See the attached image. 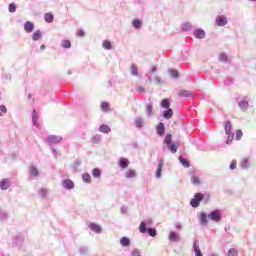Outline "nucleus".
Here are the masks:
<instances>
[{
  "label": "nucleus",
  "mask_w": 256,
  "mask_h": 256,
  "mask_svg": "<svg viewBox=\"0 0 256 256\" xmlns=\"http://www.w3.org/2000/svg\"><path fill=\"white\" fill-rule=\"evenodd\" d=\"M211 201V194L209 193H202L197 192L194 194V197L190 200V207H193V209H197L203 203L204 205H207Z\"/></svg>",
  "instance_id": "1"
},
{
  "label": "nucleus",
  "mask_w": 256,
  "mask_h": 256,
  "mask_svg": "<svg viewBox=\"0 0 256 256\" xmlns=\"http://www.w3.org/2000/svg\"><path fill=\"white\" fill-rule=\"evenodd\" d=\"M164 145H166L168 151L175 154L177 153L181 143H179V141L173 142V135L167 133L164 137Z\"/></svg>",
  "instance_id": "2"
},
{
  "label": "nucleus",
  "mask_w": 256,
  "mask_h": 256,
  "mask_svg": "<svg viewBox=\"0 0 256 256\" xmlns=\"http://www.w3.org/2000/svg\"><path fill=\"white\" fill-rule=\"evenodd\" d=\"M140 233H147L150 237H157V229L153 227H147L145 221H142L139 226Z\"/></svg>",
  "instance_id": "3"
},
{
  "label": "nucleus",
  "mask_w": 256,
  "mask_h": 256,
  "mask_svg": "<svg viewBox=\"0 0 256 256\" xmlns=\"http://www.w3.org/2000/svg\"><path fill=\"white\" fill-rule=\"evenodd\" d=\"M208 219L210 221H213L214 223H221V221L223 219V214H221V210L214 209L209 212Z\"/></svg>",
  "instance_id": "4"
},
{
  "label": "nucleus",
  "mask_w": 256,
  "mask_h": 256,
  "mask_svg": "<svg viewBox=\"0 0 256 256\" xmlns=\"http://www.w3.org/2000/svg\"><path fill=\"white\" fill-rule=\"evenodd\" d=\"M164 166H165V159L160 158L159 161H158L156 172H155V178L156 179H161V177L163 175V167Z\"/></svg>",
  "instance_id": "5"
},
{
  "label": "nucleus",
  "mask_w": 256,
  "mask_h": 256,
  "mask_svg": "<svg viewBox=\"0 0 256 256\" xmlns=\"http://www.w3.org/2000/svg\"><path fill=\"white\" fill-rule=\"evenodd\" d=\"M46 141L50 145H57V143H61V141H63V137L57 135H48L46 137Z\"/></svg>",
  "instance_id": "6"
},
{
  "label": "nucleus",
  "mask_w": 256,
  "mask_h": 256,
  "mask_svg": "<svg viewBox=\"0 0 256 256\" xmlns=\"http://www.w3.org/2000/svg\"><path fill=\"white\" fill-rule=\"evenodd\" d=\"M168 240L170 243H178V241H181V235L179 232L176 231H170L168 235Z\"/></svg>",
  "instance_id": "7"
},
{
  "label": "nucleus",
  "mask_w": 256,
  "mask_h": 256,
  "mask_svg": "<svg viewBox=\"0 0 256 256\" xmlns=\"http://www.w3.org/2000/svg\"><path fill=\"white\" fill-rule=\"evenodd\" d=\"M24 242H25V232H21L16 236H14V243L16 247H21V245H23Z\"/></svg>",
  "instance_id": "8"
},
{
  "label": "nucleus",
  "mask_w": 256,
  "mask_h": 256,
  "mask_svg": "<svg viewBox=\"0 0 256 256\" xmlns=\"http://www.w3.org/2000/svg\"><path fill=\"white\" fill-rule=\"evenodd\" d=\"M215 23H216L217 27H225V25H227V23H228L227 16L218 15L216 17Z\"/></svg>",
  "instance_id": "9"
},
{
  "label": "nucleus",
  "mask_w": 256,
  "mask_h": 256,
  "mask_svg": "<svg viewBox=\"0 0 256 256\" xmlns=\"http://www.w3.org/2000/svg\"><path fill=\"white\" fill-rule=\"evenodd\" d=\"M62 187L67 191H71L72 189H75V182L71 179H64L62 181Z\"/></svg>",
  "instance_id": "10"
},
{
  "label": "nucleus",
  "mask_w": 256,
  "mask_h": 256,
  "mask_svg": "<svg viewBox=\"0 0 256 256\" xmlns=\"http://www.w3.org/2000/svg\"><path fill=\"white\" fill-rule=\"evenodd\" d=\"M11 187V179L9 178H3L0 180V189L1 191H7Z\"/></svg>",
  "instance_id": "11"
},
{
  "label": "nucleus",
  "mask_w": 256,
  "mask_h": 256,
  "mask_svg": "<svg viewBox=\"0 0 256 256\" xmlns=\"http://www.w3.org/2000/svg\"><path fill=\"white\" fill-rule=\"evenodd\" d=\"M166 131H167V128H165V123L159 122L156 126L157 135H159V137H163Z\"/></svg>",
  "instance_id": "12"
},
{
  "label": "nucleus",
  "mask_w": 256,
  "mask_h": 256,
  "mask_svg": "<svg viewBox=\"0 0 256 256\" xmlns=\"http://www.w3.org/2000/svg\"><path fill=\"white\" fill-rule=\"evenodd\" d=\"M32 125L39 129V112L35 109L32 111Z\"/></svg>",
  "instance_id": "13"
},
{
  "label": "nucleus",
  "mask_w": 256,
  "mask_h": 256,
  "mask_svg": "<svg viewBox=\"0 0 256 256\" xmlns=\"http://www.w3.org/2000/svg\"><path fill=\"white\" fill-rule=\"evenodd\" d=\"M205 35H206L205 30L201 28H197L193 32V36L195 37V39H205Z\"/></svg>",
  "instance_id": "14"
},
{
  "label": "nucleus",
  "mask_w": 256,
  "mask_h": 256,
  "mask_svg": "<svg viewBox=\"0 0 256 256\" xmlns=\"http://www.w3.org/2000/svg\"><path fill=\"white\" fill-rule=\"evenodd\" d=\"M24 30L26 31V33H33V31H35V23L31 21H26L24 23Z\"/></svg>",
  "instance_id": "15"
},
{
  "label": "nucleus",
  "mask_w": 256,
  "mask_h": 256,
  "mask_svg": "<svg viewBox=\"0 0 256 256\" xmlns=\"http://www.w3.org/2000/svg\"><path fill=\"white\" fill-rule=\"evenodd\" d=\"M89 229L91 231H93L94 233H101L103 231V228H101V226L97 223H94V222H91L89 225H88Z\"/></svg>",
  "instance_id": "16"
},
{
  "label": "nucleus",
  "mask_w": 256,
  "mask_h": 256,
  "mask_svg": "<svg viewBox=\"0 0 256 256\" xmlns=\"http://www.w3.org/2000/svg\"><path fill=\"white\" fill-rule=\"evenodd\" d=\"M200 225H207L209 223V215L205 212L199 214Z\"/></svg>",
  "instance_id": "17"
},
{
  "label": "nucleus",
  "mask_w": 256,
  "mask_h": 256,
  "mask_svg": "<svg viewBox=\"0 0 256 256\" xmlns=\"http://www.w3.org/2000/svg\"><path fill=\"white\" fill-rule=\"evenodd\" d=\"M118 166L120 169H127V167H129V159L125 157L120 158L118 161Z\"/></svg>",
  "instance_id": "18"
},
{
  "label": "nucleus",
  "mask_w": 256,
  "mask_h": 256,
  "mask_svg": "<svg viewBox=\"0 0 256 256\" xmlns=\"http://www.w3.org/2000/svg\"><path fill=\"white\" fill-rule=\"evenodd\" d=\"M98 131H100V133H104V135H109V133H111V127L107 124H102L99 126Z\"/></svg>",
  "instance_id": "19"
},
{
  "label": "nucleus",
  "mask_w": 256,
  "mask_h": 256,
  "mask_svg": "<svg viewBox=\"0 0 256 256\" xmlns=\"http://www.w3.org/2000/svg\"><path fill=\"white\" fill-rule=\"evenodd\" d=\"M238 107L241 109V111H247L249 108V101L243 99L238 102Z\"/></svg>",
  "instance_id": "20"
},
{
  "label": "nucleus",
  "mask_w": 256,
  "mask_h": 256,
  "mask_svg": "<svg viewBox=\"0 0 256 256\" xmlns=\"http://www.w3.org/2000/svg\"><path fill=\"white\" fill-rule=\"evenodd\" d=\"M162 117L164 119H171L173 117V109L171 108H166L163 112H162Z\"/></svg>",
  "instance_id": "21"
},
{
  "label": "nucleus",
  "mask_w": 256,
  "mask_h": 256,
  "mask_svg": "<svg viewBox=\"0 0 256 256\" xmlns=\"http://www.w3.org/2000/svg\"><path fill=\"white\" fill-rule=\"evenodd\" d=\"M29 173L31 177H39V168L36 167L35 165H31L29 167Z\"/></svg>",
  "instance_id": "22"
},
{
  "label": "nucleus",
  "mask_w": 256,
  "mask_h": 256,
  "mask_svg": "<svg viewBox=\"0 0 256 256\" xmlns=\"http://www.w3.org/2000/svg\"><path fill=\"white\" fill-rule=\"evenodd\" d=\"M178 159L182 167H185L186 169H189V167H191V162H189V160L185 159L183 156H179Z\"/></svg>",
  "instance_id": "23"
},
{
  "label": "nucleus",
  "mask_w": 256,
  "mask_h": 256,
  "mask_svg": "<svg viewBox=\"0 0 256 256\" xmlns=\"http://www.w3.org/2000/svg\"><path fill=\"white\" fill-rule=\"evenodd\" d=\"M160 107H162V109H171V101L167 98L162 99L160 101Z\"/></svg>",
  "instance_id": "24"
},
{
  "label": "nucleus",
  "mask_w": 256,
  "mask_h": 256,
  "mask_svg": "<svg viewBox=\"0 0 256 256\" xmlns=\"http://www.w3.org/2000/svg\"><path fill=\"white\" fill-rule=\"evenodd\" d=\"M193 251L195 253V256H203L201 248H199V244H197V240H194L193 242Z\"/></svg>",
  "instance_id": "25"
},
{
  "label": "nucleus",
  "mask_w": 256,
  "mask_h": 256,
  "mask_svg": "<svg viewBox=\"0 0 256 256\" xmlns=\"http://www.w3.org/2000/svg\"><path fill=\"white\" fill-rule=\"evenodd\" d=\"M224 131H225V134H231L233 133V126L231 125V121L227 120L225 121V125H224Z\"/></svg>",
  "instance_id": "26"
},
{
  "label": "nucleus",
  "mask_w": 256,
  "mask_h": 256,
  "mask_svg": "<svg viewBox=\"0 0 256 256\" xmlns=\"http://www.w3.org/2000/svg\"><path fill=\"white\" fill-rule=\"evenodd\" d=\"M120 245H122V247H129L131 245V239L129 237H122L120 239Z\"/></svg>",
  "instance_id": "27"
},
{
  "label": "nucleus",
  "mask_w": 256,
  "mask_h": 256,
  "mask_svg": "<svg viewBox=\"0 0 256 256\" xmlns=\"http://www.w3.org/2000/svg\"><path fill=\"white\" fill-rule=\"evenodd\" d=\"M44 21L46 23H53V21H55V16L53 15V13L48 12L44 15Z\"/></svg>",
  "instance_id": "28"
},
{
  "label": "nucleus",
  "mask_w": 256,
  "mask_h": 256,
  "mask_svg": "<svg viewBox=\"0 0 256 256\" xmlns=\"http://www.w3.org/2000/svg\"><path fill=\"white\" fill-rule=\"evenodd\" d=\"M42 37H43V32H41V30H36L32 34V40L33 41H39L40 39H42Z\"/></svg>",
  "instance_id": "29"
},
{
  "label": "nucleus",
  "mask_w": 256,
  "mask_h": 256,
  "mask_svg": "<svg viewBox=\"0 0 256 256\" xmlns=\"http://www.w3.org/2000/svg\"><path fill=\"white\" fill-rule=\"evenodd\" d=\"M102 47L103 49H105L106 51H111V49H113V44L111 43L110 40H104L102 42Z\"/></svg>",
  "instance_id": "30"
},
{
  "label": "nucleus",
  "mask_w": 256,
  "mask_h": 256,
  "mask_svg": "<svg viewBox=\"0 0 256 256\" xmlns=\"http://www.w3.org/2000/svg\"><path fill=\"white\" fill-rule=\"evenodd\" d=\"M91 173L94 179H99L103 172L100 170V168H94Z\"/></svg>",
  "instance_id": "31"
},
{
  "label": "nucleus",
  "mask_w": 256,
  "mask_h": 256,
  "mask_svg": "<svg viewBox=\"0 0 256 256\" xmlns=\"http://www.w3.org/2000/svg\"><path fill=\"white\" fill-rule=\"evenodd\" d=\"M191 29H193V25H191L190 22H185L181 27L183 33H187V31H191Z\"/></svg>",
  "instance_id": "32"
},
{
  "label": "nucleus",
  "mask_w": 256,
  "mask_h": 256,
  "mask_svg": "<svg viewBox=\"0 0 256 256\" xmlns=\"http://www.w3.org/2000/svg\"><path fill=\"white\" fill-rule=\"evenodd\" d=\"M218 61H220V63H229V56L225 53H220Z\"/></svg>",
  "instance_id": "33"
},
{
  "label": "nucleus",
  "mask_w": 256,
  "mask_h": 256,
  "mask_svg": "<svg viewBox=\"0 0 256 256\" xmlns=\"http://www.w3.org/2000/svg\"><path fill=\"white\" fill-rule=\"evenodd\" d=\"M82 163H83V161H81L80 158H76V159L74 160V163H73V165H72V169H73L74 173H77V168L80 167V165H81Z\"/></svg>",
  "instance_id": "34"
},
{
  "label": "nucleus",
  "mask_w": 256,
  "mask_h": 256,
  "mask_svg": "<svg viewBox=\"0 0 256 256\" xmlns=\"http://www.w3.org/2000/svg\"><path fill=\"white\" fill-rule=\"evenodd\" d=\"M141 25H143V22H141L139 18L132 21V27H134V29H141Z\"/></svg>",
  "instance_id": "35"
},
{
  "label": "nucleus",
  "mask_w": 256,
  "mask_h": 256,
  "mask_svg": "<svg viewBox=\"0 0 256 256\" xmlns=\"http://www.w3.org/2000/svg\"><path fill=\"white\" fill-rule=\"evenodd\" d=\"M168 73H169V75H171L172 79H179V71H177L173 68H170V69H168Z\"/></svg>",
  "instance_id": "36"
},
{
  "label": "nucleus",
  "mask_w": 256,
  "mask_h": 256,
  "mask_svg": "<svg viewBox=\"0 0 256 256\" xmlns=\"http://www.w3.org/2000/svg\"><path fill=\"white\" fill-rule=\"evenodd\" d=\"M126 179H133L134 177H137V172H135L134 169H130L125 174Z\"/></svg>",
  "instance_id": "37"
},
{
  "label": "nucleus",
  "mask_w": 256,
  "mask_h": 256,
  "mask_svg": "<svg viewBox=\"0 0 256 256\" xmlns=\"http://www.w3.org/2000/svg\"><path fill=\"white\" fill-rule=\"evenodd\" d=\"M61 47L63 49H71V40L63 39L61 41Z\"/></svg>",
  "instance_id": "38"
},
{
  "label": "nucleus",
  "mask_w": 256,
  "mask_h": 256,
  "mask_svg": "<svg viewBox=\"0 0 256 256\" xmlns=\"http://www.w3.org/2000/svg\"><path fill=\"white\" fill-rule=\"evenodd\" d=\"M191 183L192 185H201V179L197 175H192Z\"/></svg>",
  "instance_id": "39"
},
{
  "label": "nucleus",
  "mask_w": 256,
  "mask_h": 256,
  "mask_svg": "<svg viewBox=\"0 0 256 256\" xmlns=\"http://www.w3.org/2000/svg\"><path fill=\"white\" fill-rule=\"evenodd\" d=\"M131 75H133L134 77H139V69L135 64L131 65Z\"/></svg>",
  "instance_id": "40"
},
{
  "label": "nucleus",
  "mask_w": 256,
  "mask_h": 256,
  "mask_svg": "<svg viewBox=\"0 0 256 256\" xmlns=\"http://www.w3.org/2000/svg\"><path fill=\"white\" fill-rule=\"evenodd\" d=\"M100 107H101V110H102V111H105V112L111 111V109L109 108V107H110V104H109V102H107V101H103V102L101 103Z\"/></svg>",
  "instance_id": "41"
},
{
  "label": "nucleus",
  "mask_w": 256,
  "mask_h": 256,
  "mask_svg": "<svg viewBox=\"0 0 256 256\" xmlns=\"http://www.w3.org/2000/svg\"><path fill=\"white\" fill-rule=\"evenodd\" d=\"M82 181L84 183H91V174L89 173L82 174Z\"/></svg>",
  "instance_id": "42"
},
{
  "label": "nucleus",
  "mask_w": 256,
  "mask_h": 256,
  "mask_svg": "<svg viewBox=\"0 0 256 256\" xmlns=\"http://www.w3.org/2000/svg\"><path fill=\"white\" fill-rule=\"evenodd\" d=\"M9 214L6 211L0 210V221H7Z\"/></svg>",
  "instance_id": "43"
},
{
  "label": "nucleus",
  "mask_w": 256,
  "mask_h": 256,
  "mask_svg": "<svg viewBox=\"0 0 256 256\" xmlns=\"http://www.w3.org/2000/svg\"><path fill=\"white\" fill-rule=\"evenodd\" d=\"M146 114H147V117H151V115H153V105L151 104L146 105Z\"/></svg>",
  "instance_id": "44"
},
{
  "label": "nucleus",
  "mask_w": 256,
  "mask_h": 256,
  "mask_svg": "<svg viewBox=\"0 0 256 256\" xmlns=\"http://www.w3.org/2000/svg\"><path fill=\"white\" fill-rule=\"evenodd\" d=\"M228 135V138L226 140V145H231L233 143V139H235V133L226 134Z\"/></svg>",
  "instance_id": "45"
},
{
  "label": "nucleus",
  "mask_w": 256,
  "mask_h": 256,
  "mask_svg": "<svg viewBox=\"0 0 256 256\" xmlns=\"http://www.w3.org/2000/svg\"><path fill=\"white\" fill-rule=\"evenodd\" d=\"M181 97H193V92L187 91V90H182L180 92Z\"/></svg>",
  "instance_id": "46"
},
{
  "label": "nucleus",
  "mask_w": 256,
  "mask_h": 256,
  "mask_svg": "<svg viewBox=\"0 0 256 256\" xmlns=\"http://www.w3.org/2000/svg\"><path fill=\"white\" fill-rule=\"evenodd\" d=\"M135 125H136L137 129L143 128V118H137L135 120Z\"/></svg>",
  "instance_id": "47"
},
{
  "label": "nucleus",
  "mask_w": 256,
  "mask_h": 256,
  "mask_svg": "<svg viewBox=\"0 0 256 256\" xmlns=\"http://www.w3.org/2000/svg\"><path fill=\"white\" fill-rule=\"evenodd\" d=\"M235 133H236V141H241V139L243 138V130L237 129Z\"/></svg>",
  "instance_id": "48"
},
{
  "label": "nucleus",
  "mask_w": 256,
  "mask_h": 256,
  "mask_svg": "<svg viewBox=\"0 0 256 256\" xmlns=\"http://www.w3.org/2000/svg\"><path fill=\"white\" fill-rule=\"evenodd\" d=\"M9 13H15L17 11V5L15 3H10L8 6Z\"/></svg>",
  "instance_id": "49"
},
{
  "label": "nucleus",
  "mask_w": 256,
  "mask_h": 256,
  "mask_svg": "<svg viewBox=\"0 0 256 256\" xmlns=\"http://www.w3.org/2000/svg\"><path fill=\"white\" fill-rule=\"evenodd\" d=\"M240 165L242 169H247L249 167V159L244 158Z\"/></svg>",
  "instance_id": "50"
},
{
  "label": "nucleus",
  "mask_w": 256,
  "mask_h": 256,
  "mask_svg": "<svg viewBox=\"0 0 256 256\" xmlns=\"http://www.w3.org/2000/svg\"><path fill=\"white\" fill-rule=\"evenodd\" d=\"M88 252H89V249L87 248V246H81L79 248V254L80 255H87Z\"/></svg>",
  "instance_id": "51"
},
{
  "label": "nucleus",
  "mask_w": 256,
  "mask_h": 256,
  "mask_svg": "<svg viewBox=\"0 0 256 256\" xmlns=\"http://www.w3.org/2000/svg\"><path fill=\"white\" fill-rule=\"evenodd\" d=\"M237 255H239V251H237V249H235V248H230V249L228 250V256H237Z\"/></svg>",
  "instance_id": "52"
},
{
  "label": "nucleus",
  "mask_w": 256,
  "mask_h": 256,
  "mask_svg": "<svg viewBox=\"0 0 256 256\" xmlns=\"http://www.w3.org/2000/svg\"><path fill=\"white\" fill-rule=\"evenodd\" d=\"M101 140H102V137L99 134L94 135L92 138L93 143H96V145H98V143H100Z\"/></svg>",
  "instance_id": "53"
},
{
  "label": "nucleus",
  "mask_w": 256,
  "mask_h": 256,
  "mask_svg": "<svg viewBox=\"0 0 256 256\" xmlns=\"http://www.w3.org/2000/svg\"><path fill=\"white\" fill-rule=\"evenodd\" d=\"M39 195H40L41 197H47V190H46L45 188H41V189L39 190Z\"/></svg>",
  "instance_id": "54"
},
{
  "label": "nucleus",
  "mask_w": 256,
  "mask_h": 256,
  "mask_svg": "<svg viewBox=\"0 0 256 256\" xmlns=\"http://www.w3.org/2000/svg\"><path fill=\"white\" fill-rule=\"evenodd\" d=\"M132 256H141V250L134 249L131 253Z\"/></svg>",
  "instance_id": "55"
},
{
  "label": "nucleus",
  "mask_w": 256,
  "mask_h": 256,
  "mask_svg": "<svg viewBox=\"0 0 256 256\" xmlns=\"http://www.w3.org/2000/svg\"><path fill=\"white\" fill-rule=\"evenodd\" d=\"M230 169L231 171L237 169V161L234 160L230 163Z\"/></svg>",
  "instance_id": "56"
},
{
  "label": "nucleus",
  "mask_w": 256,
  "mask_h": 256,
  "mask_svg": "<svg viewBox=\"0 0 256 256\" xmlns=\"http://www.w3.org/2000/svg\"><path fill=\"white\" fill-rule=\"evenodd\" d=\"M77 35H78V37H85V31L83 29H79L77 31Z\"/></svg>",
  "instance_id": "57"
},
{
  "label": "nucleus",
  "mask_w": 256,
  "mask_h": 256,
  "mask_svg": "<svg viewBox=\"0 0 256 256\" xmlns=\"http://www.w3.org/2000/svg\"><path fill=\"white\" fill-rule=\"evenodd\" d=\"M0 111H1V113H3L4 115H5V113H7V106H5V105H0Z\"/></svg>",
  "instance_id": "58"
},
{
  "label": "nucleus",
  "mask_w": 256,
  "mask_h": 256,
  "mask_svg": "<svg viewBox=\"0 0 256 256\" xmlns=\"http://www.w3.org/2000/svg\"><path fill=\"white\" fill-rule=\"evenodd\" d=\"M155 81L157 83V85H164L165 82H163V80L161 78H159L158 76H156Z\"/></svg>",
  "instance_id": "59"
},
{
  "label": "nucleus",
  "mask_w": 256,
  "mask_h": 256,
  "mask_svg": "<svg viewBox=\"0 0 256 256\" xmlns=\"http://www.w3.org/2000/svg\"><path fill=\"white\" fill-rule=\"evenodd\" d=\"M127 211H128L127 206H122V207L120 208V213H122L123 215H125V213H127Z\"/></svg>",
  "instance_id": "60"
},
{
  "label": "nucleus",
  "mask_w": 256,
  "mask_h": 256,
  "mask_svg": "<svg viewBox=\"0 0 256 256\" xmlns=\"http://www.w3.org/2000/svg\"><path fill=\"white\" fill-rule=\"evenodd\" d=\"M136 91L137 93H141V94L145 93V89L143 88V86L137 87Z\"/></svg>",
  "instance_id": "61"
},
{
  "label": "nucleus",
  "mask_w": 256,
  "mask_h": 256,
  "mask_svg": "<svg viewBox=\"0 0 256 256\" xmlns=\"http://www.w3.org/2000/svg\"><path fill=\"white\" fill-rule=\"evenodd\" d=\"M150 73L153 74V73H157V66H152L150 68Z\"/></svg>",
  "instance_id": "62"
},
{
  "label": "nucleus",
  "mask_w": 256,
  "mask_h": 256,
  "mask_svg": "<svg viewBox=\"0 0 256 256\" xmlns=\"http://www.w3.org/2000/svg\"><path fill=\"white\" fill-rule=\"evenodd\" d=\"M212 151H219L221 148L218 145H214L211 147Z\"/></svg>",
  "instance_id": "63"
},
{
  "label": "nucleus",
  "mask_w": 256,
  "mask_h": 256,
  "mask_svg": "<svg viewBox=\"0 0 256 256\" xmlns=\"http://www.w3.org/2000/svg\"><path fill=\"white\" fill-rule=\"evenodd\" d=\"M52 155H57V149L54 147H51Z\"/></svg>",
  "instance_id": "64"
}]
</instances>
